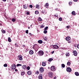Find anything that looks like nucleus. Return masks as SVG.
Returning a JSON list of instances; mask_svg holds the SVG:
<instances>
[{
	"label": "nucleus",
	"mask_w": 79,
	"mask_h": 79,
	"mask_svg": "<svg viewBox=\"0 0 79 79\" xmlns=\"http://www.w3.org/2000/svg\"><path fill=\"white\" fill-rule=\"evenodd\" d=\"M66 55L67 56H69V54L68 52H67L66 54Z\"/></svg>",
	"instance_id": "24"
},
{
	"label": "nucleus",
	"mask_w": 79,
	"mask_h": 79,
	"mask_svg": "<svg viewBox=\"0 0 79 79\" xmlns=\"http://www.w3.org/2000/svg\"><path fill=\"white\" fill-rule=\"evenodd\" d=\"M55 16L56 17H58V15H55Z\"/></svg>",
	"instance_id": "48"
},
{
	"label": "nucleus",
	"mask_w": 79,
	"mask_h": 79,
	"mask_svg": "<svg viewBox=\"0 0 79 79\" xmlns=\"http://www.w3.org/2000/svg\"><path fill=\"white\" fill-rule=\"evenodd\" d=\"M35 13L36 15H38V14H39L38 11H37V10H36V11H35Z\"/></svg>",
	"instance_id": "23"
},
{
	"label": "nucleus",
	"mask_w": 79,
	"mask_h": 79,
	"mask_svg": "<svg viewBox=\"0 0 79 79\" xmlns=\"http://www.w3.org/2000/svg\"><path fill=\"white\" fill-rule=\"evenodd\" d=\"M73 1H74V2H77V0H73Z\"/></svg>",
	"instance_id": "49"
},
{
	"label": "nucleus",
	"mask_w": 79,
	"mask_h": 79,
	"mask_svg": "<svg viewBox=\"0 0 79 79\" xmlns=\"http://www.w3.org/2000/svg\"><path fill=\"white\" fill-rule=\"evenodd\" d=\"M27 74L28 75H31L32 74V72L31 71H29L27 72Z\"/></svg>",
	"instance_id": "15"
},
{
	"label": "nucleus",
	"mask_w": 79,
	"mask_h": 79,
	"mask_svg": "<svg viewBox=\"0 0 79 79\" xmlns=\"http://www.w3.org/2000/svg\"><path fill=\"white\" fill-rule=\"evenodd\" d=\"M15 71H16V72H17V71H18V69H15Z\"/></svg>",
	"instance_id": "47"
},
{
	"label": "nucleus",
	"mask_w": 79,
	"mask_h": 79,
	"mask_svg": "<svg viewBox=\"0 0 79 79\" xmlns=\"http://www.w3.org/2000/svg\"><path fill=\"white\" fill-rule=\"evenodd\" d=\"M8 42H11V38H10V37H9L8 38Z\"/></svg>",
	"instance_id": "19"
},
{
	"label": "nucleus",
	"mask_w": 79,
	"mask_h": 79,
	"mask_svg": "<svg viewBox=\"0 0 79 79\" xmlns=\"http://www.w3.org/2000/svg\"><path fill=\"white\" fill-rule=\"evenodd\" d=\"M48 6H49V4L48 3H47L46 4H45L44 6L46 8H48Z\"/></svg>",
	"instance_id": "10"
},
{
	"label": "nucleus",
	"mask_w": 79,
	"mask_h": 79,
	"mask_svg": "<svg viewBox=\"0 0 79 79\" xmlns=\"http://www.w3.org/2000/svg\"><path fill=\"white\" fill-rule=\"evenodd\" d=\"M29 7L30 8H32V5H31L29 6Z\"/></svg>",
	"instance_id": "40"
},
{
	"label": "nucleus",
	"mask_w": 79,
	"mask_h": 79,
	"mask_svg": "<svg viewBox=\"0 0 79 79\" xmlns=\"http://www.w3.org/2000/svg\"><path fill=\"white\" fill-rule=\"evenodd\" d=\"M42 20V19H41L40 17L38 18V20L39 21H41Z\"/></svg>",
	"instance_id": "30"
},
{
	"label": "nucleus",
	"mask_w": 79,
	"mask_h": 79,
	"mask_svg": "<svg viewBox=\"0 0 79 79\" xmlns=\"http://www.w3.org/2000/svg\"><path fill=\"white\" fill-rule=\"evenodd\" d=\"M47 37H45L44 38V39L45 40L47 41Z\"/></svg>",
	"instance_id": "37"
},
{
	"label": "nucleus",
	"mask_w": 79,
	"mask_h": 79,
	"mask_svg": "<svg viewBox=\"0 0 79 79\" xmlns=\"http://www.w3.org/2000/svg\"><path fill=\"white\" fill-rule=\"evenodd\" d=\"M49 67H48V69H49Z\"/></svg>",
	"instance_id": "60"
},
{
	"label": "nucleus",
	"mask_w": 79,
	"mask_h": 79,
	"mask_svg": "<svg viewBox=\"0 0 79 79\" xmlns=\"http://www.w3.org/2000/svg\"><path fill=\"white\" fill-rule=\"evenodd\" d=\"M36 8H37L38 9V8H39V5H37L36 6Z\"/></svg>",
	"instance_id": "27"
},
{
	"label": "nucleus",
	"mask_w": 79,
	"mask_h": 79,
	"mask_svg": "<svg viewBox=\"0 0 79 79\" xmlns=\"http://www.w3.org/2000/svg\"><path fill=\"white\" fill-rule=\"evenodd\" d=\"M42 66H46V63H45V62L43 61L42 63Z\"/></svg>",
	"instance_id": "13"
},
{
	"label": "nucleus",
	"mask_w": 79,
	"mask_h": 79,
	"mask_svg": "<svg viewBox=\"0 0 79 79\" xmlns=\"http://www.w3.org/2000/svg\"><path fill=\"white\" fill-rule=\"evenodd\" d=\"M24 74H25V72H23L21 73V75L22 76H24Z\"/></svg>",
	"instance_id": "21"
},
{
	"label": "nucleus",
	"mask_w": 79,
	"mask_h": 79,
	"mask_svg": "<svg viewBox=\"0 0 79 79\" xmlns=\"http://www.w3.org/2000/svg\"><path fill=\"white\" fill-rule=\"evenodd\" d=\"M71 4H72V3H71V2H70L69 3V5H71Z\"/></svg>",
	"instance_id": "51"
},
{
	"label": "nucleus",
	"mask_w": 79,
	"mask_h": 79,
	"mask_svg": "<svg viewBox=\"0 0 79 79\" xmlns=\"http://www.w3.org/2000/svg\"><path fill=\"white\" fill-rule=\"evenodd\" d=\"M73 55L74 56H77V51H74L73 52Z\"/></svg>",
	"instance_id": "9"
},
{
	"label": "nucleus",
	"mask_w": 79,
	"mask_h": 79,
	"mask_svg": "<svg viewBox=\"0 0 79 79\" xmlns=\"http://www.w3.org/2000/svg\"><path fill=\"white\" fill-rule=\"evenodd\" d=\"M44 51L42 50L39 51L38 52V55H39L40 56H41L44 55Z\"/></svg>",
	"instance_id": "1"
},
{
	"label": "nucleus",
	"mask_w": 79,
	"mask_h": 79,
	"mask_svg": "<svg viewBox=\"0 0 79 79\" xmlns=\"http://www.w3.org/2000/svg\"><path fill=\"white\" fill-rule=\"evenodd\" d=\"M27 14L28 15H29V12H27Z\"/></svg>",
	"instance_id": "45"
},
{
	"label": "nucleus",
	"mask_w": 79,
	"mask_h": 79,
	"mask_svg": "<svg viewBox=\"0 0 79 79\" xmlns=\"http://www.w3.org/2000/svg\"><path fill=\"white\" fill-rule=\"evenodd\" d=\"M54 52H55L54 51H53L51 52L52 54H53V53H54Z\"/></svg>",
	"instance_id": "44"
},
{
	"label": "nucleus",
	"mask_w": 79,
	"mask_h": 79,
	"mask_svg": "<svg viewBox=\"0 0 79 79\" xmlns=\"http://www.w3.org/2000/svg\"><path fill=\"white\" fill-rule=\"evenodd\" d=\"M19 66H22V64H19Z\"/></svg>",
	"instance_id": "56"
},
{
	"label": "nucleus",
	"mask_w": 79,
	"mask_h": 79,
	"mask_svg": "<svg viewBox=\"0 0 79 79\" xmlns=\"http://www.w3.org/2000/svg\"><path fill=\"white\" fill-rule=\"evenodd\" d=\"M2 33H3V34H5L6 31H5V30H3L2 31Z\"/></svg>",
	"instance_id": "38"
},
{
	"label": "nucleus",
	"mask_w": 79,
	"mask_h": 79,
	"mask_svg": "<svg viewBox=\"0 0 79 79\" xmlns=\"http://www.w3.org/2000/svg\"><path fill=\"white\" fill-rule=\"evenodd\" d=\"M22 68L23 69H25L26 68V65H23L22 66Z\"/></svg>",
	"instance_id": "17"
},
{
	"label": "nucleus",
	"mask_w": 79,
	"mask_h": 79,
	"mask_svg": "<svg viewBox=\"0 0 79 79\" xmlns=\"http://www.w3.org/2000/svg\"><path fill=\"white\" fill-rule=\"evenodd\" d=\"M61 66L62 67V68H64V67H65V65L63 64H61Z\"/></svg>",
	"instance_id": "26"
},
{
	"label": "nucleus",
	"mask_w": 79,
	"mask_h": 79,
	"mask_svg": "<svg viewBox=\"0 0 79 79\" xmlns=\"http://www.w3.org/2000/svg\"><path fill=\"white\" fill-rule=\"evenodd\" d=\"M29 53L30 55H33V53H34V52L31 50L29 51Z\"/></svg>",
	"instance_id": "14"
},
{
	"label": "nucleus",
	"mask_w": 79,
	"mask_h": 79,
	"mask_svg": "<svg viewBox=\"0 0 79 79\" xmlns=\"http://www.w3.org/2000/svg\"><path fill=\"white\" fill-rule=\"evenodd\" d=\"M66 27H67V28L68 29V28H69V26H67Z\"/></svg>",
	"instance_id": "54"
},
{
	"label": "nucleus",
	"mask_w": 79,
	"mask_h": 79,
	"mask_svg": "<svg viewBox=\"0 0 79 79\" xmlns=\"http://www.w3.org/2000/svg\"><path fill=\"white\" fill-rule=\"evenodd\" d=\"M23 8H25V9H27V7L26 6V5H24L23 6Z\"/></svg>",
	"instance_id": "25"
},
{
	"label": "nucleus",
	"mask_w": 79,
	"mask_h": 79,
	"mask_svg": "<svg viewBox=\"0 0 79 79\" xmlns=\"http://www.w3.org/2000/svg\"><path fill=\"white\" fill-rule=\"evenodd\" d=\"M31 26H32V25H31Z\"/></svg>",
	"instance_id": "62"
},
{
	"label": "nucleus",
	"mask_w": 79,
	"mask_h": 79,
	"mask_svg": "<svg viewBox=\"0 0 79 79\" xmlns=\"http://www.w3.org/2000/svg\"><path fill=\"white\" fill-rule=\"evenodd\" d=\"M15 47H19V45L18 44H17L16 43H15Z\"/></svg>",
	"instance_id": "33"
},
{
	"label": "nucleus",
	"mask_w": 79,
	"mask_h": 79,
	"mask_svg": "<svg viewBox=\"0 0 79 79\" xmlns=\"http://www.w3.org/2000/svg\"><path fill=\"white\" fill-rule=\"evenodd\" d=\"M19 66V64H17V66Z\"/></svg>",
	"instance_id": "50"
},
{
	"label": "nucleus",
	"mask_w": 79,
	"mask_h": 79,
	"mask_svg": "<svg viewBox=\"0 0 79 79\" xmlns=\"http://www.w3.org/2000/svg\"><path fill=\"white\" fill-rule=\"evenodd\" d=\"M53 48H55V49H58V48H59V47L57 45H55L52 46Z\"/></svg>",
	"instance_id": "6"
},
{
	"label": "nucleus",
	"mask_w": 79,
	"mask_h": 79,
	"mask_svg": "<svg viewBox=\"0 0 79 79\" xmlns=\"http://www.w3.org/2000/svg\"><path fill=\"white\" fill-rule=\"evenodd\" d=\"M29 35H32V34H31V33H29Z\"/></svg>",
	"instance_id": "55"
},
{
	"label": "nucleus",
	"mask_w": 79,
	"mask_h": 79,
	"mask_svg": "<svg viewBox=\"0 0 79 79\" xmlns=\"http://www.w3.org/2000/svg\"><path fill=\"white\" fill-rule=\"evenodd\" d=\"M44 27V26L43 25H42L40 26V27H41V28H43V27Z\"/></svg>",
	"instance_id": "41"
},
{
	"label": "nucleus",
	"mask_w": 79,
	"mask_h": 79,
	"mask_svg": "<svg viewBox=\"0 0 79 79\" xmlns=\"http://www.w3.org/2000/svg\"><path fill=\"white\" fill-rule=\"evenodd\" d=\"M2 0L4 2H6V0Z\"/></svg>",
	"instance_id": "53"
},
{
	"label": "nucleus",
	"mask_w": 79,
	"mask_h": 79,
	"mask_svg": "<svg viewBox=\"0 0 79 79\" xmlns=\"http://www.w3.org/2000/svg\"><path fill=\"white\" fill-rule=\"evenodd\" d=\"M59 21H62V18H59Z\"/></svg>",
	"instance_id": "39"
},
{
	"label": "nucleus",
	"mask_w": 79,
	"mask_h": 79,
	"mask_svg": "<svg viewBox=\"0 0 79 79\" xmlns=\"http://www.w3.org/2000/svg\"><path fill=\"white\" fill-rule=\"evenodd\" d=\"M35 74H37L38 75L39 74V72L38 71H37L35 73Z\"/></svg>",
	"instance_id": "28"
},
{
	"label": "nucleus",
	"mask_w": 79,
	"mask_h": 79,
	"mask_svg": "<svg viewBox=\"0 0 79 79\" xmlns=\"http://www.w3.org/2000/svg\"><path fill=\"white\" fill-rule=\"evenodd\" d=\"M38 78L39 79H42V75L40 74Z\"/></svg>",
	"instance_id": "12"
},
{
	"label": "nucleus",
	"mask_w": 79,
	"mask_h": 79,
	"mask_svg": "<svg viewBox=\"0 0 79 79\" xmlns=\"http://www.w3.org/2000/svg\"><path fill=\"white\" fill-rule=\"evenodd\" d=\"M66 70L67 72L70 73V72H71L72 70L70 67H68L67 68Z\"/></svg>",
	"instance_id": "5"
},
{
	"label": "nucleus",
	"mask_w": 79,
	"mask_h": 79,
	"mask_svg": "<svg viewBox=\"0 0 79 79\" xmlns=\"http://www.w3.org/2000/svg\"><path fill=\"white\" fill-rule=\"evenodd\" d=\"M46 53H48V52H47V51H46Z\"/></svg>",
	"instance_id": "59"
},
{
	"label": "nucleus",
	"mask_w": 79,
	"mask_h": 79,
	"mask_svg": "<svg viewBox=\"0 0 79 79\" xmlns=\"http://www.w3.org/2000/svg\"><path fill=\"white\" fill-rule=\"evenodd\" d=\"M66 40H67V41H68L71 39V38L69 36H68L67 37H66L65 39Z\"/></svg>",
	"instance_id": "11"
},
{
	"label": "nucleus",
	"mask_w": 79,
	"mask_h": 79,
	"mask_svg": "<svg viewBox=\"0 0 79 79\" xmlns=\"http://www.w3.org/2000/svg\"><path fill=\"white\" fill-rule=\"evenodd\" d=\"M18 58L19 59V60H23V58L22 57V56L19 55L18 56Z\"/></svg>",
	"instance_id": "7"
},
{
	"label": "nucleus",
	"mask_w": 79,
	"mask_h": 79,
	"mask_svg": "<svg viewBox=\"0 0 79 79\" xmlns=\"http://www.w3.org/2000/svg\"><path fill=\"white\" fill-rule=\"evenodd\" d=\"M48 28V27H46L44 28V31H46V30H47Z\"/></svg>",
	"instance_id": "31"
},
{
	"label": "nucleus",
	"mask_w": 79,
	"mask_h": 79,
	"mask_svg": "<svg viewBox=\"0 0 79 79\" xmlns=\"http://www.w3.org/2000/svg\"><path fill=\"white\" fill-rule=\"evenodd\" d=\"M4 67H7L8 66V65H7V64H4L3 65Z\"/></svg>",
	"instance_id": "29"
},
{
	"label": "nucleus",
	"mask_w": 79,
	"mask_h": 79,
	"mask_svg": "<svg viewBox=\"0 0 79 79\" xmlns=\"http://www.w3.org/2000/svg\"><path fill=\"white\" fill-rule=\"evenodd\" d=\"M67 65H69V66L71 65V63L68 62L67 63Z\"/></svg>",
	"instance_id": "32"
},
{
	"label": "nucleus",
	"mask_w": 79,
	"mask_h": 79,
	"mask_svg": "<svg viewBox=\"0 0 79 79\" xmlns=\"http://www.w3.org/2000/svg\"><path fill=\"white\" fill-rule=\"evenodd\" d=\"M68 43H71V40H69V41H68Z\"/></svg>",
	"instance_id": "43"
},
{
	"label": "nucleus",
	"mask_w": 79,
	"mask_h": 79,
	"mask_svg": "<svg viewBox=\"0 0 79 79\" xmlns=\"http://www.w3.org/2000/svg\"><path fill=\"white\" fill-rule=\"evenodd\" d=\"M38 43H39V44H42L43 43V41H42V40H39L38 41Z\"/></svg>",
	"instance_id": "16"
},
{
	"label": "nucleus",
	"mask_w": 79,
	"mask_h": 79,
	"mask_svg": "<svg viewBox=\"0 0 79 79\" xmlns=\"http://www.w3.org/2000/svg\"><path fill=\"white\" fill-rule=\"evenodd\" d=\"M26 34H28V30H27L26 31Z\"/></svg>",
	"instance_id": "42"
},
{
	"label": "nucleus",
	"mask_w": 79,
	"mask_h": 79,
	"mask_svg": "<svg viewBox=\"0 0 79 79\" xmlns=\"http://www.w3.org/2000/svg\"><path fill=\"white\" fill-rule=\"evenodd\" d=\"M18 12H19V11Z\"/></svg>",
	"instance_id": "61"
},
{
	"label": "nucleus",
	"mask_w": 79,
	"mask_h": 79,
	"mask_svg": "<svg viewBox=\"0 0 79 79\" xmlns=\"http://www.w3.org/2000/svg\"><path fill=\"white\" fill-rule=\"evenodd\" d=\"M53 60V59L50 58L49 59V60H48V61H52Z\"/></svg>",
	"instance_id": "22"
},
{
	"label": "nucleus",
	"mask_w": 79,
	"mask_h": 79,
	"mask_svg": "<svg viewBox=\"0 0 79 79\" xmlns=\"http://www.w3.org/2000/svg\"><path fill=\"white\" fill-rule=\"evenodd\" d=\"M75 74L76 75V76H79V73H78L77 72H75Z\"/></svg>",
	"instance_id": "18"
},
{
	"label": "nucleus",
	"mask_w": 79,
	"mask_h": 79,
	"mask_svg": "<svg viewBox=\"0 0 79 79\" xmlns=\"http://www.w3.org/2000/svg\"><path fill=\"white\" fill-rule=\"evenodd\" d=\"M72 14L73 15H76L74 11H73V12H72Z\"/></svg>",
	"instance_id": "20"
},
{
	"label": "nucleus",
	"mask_w": 79,
	"mask_h": 79,
	"mask_svg": "<svg viewBox=\"0 0 79 79\" xmlns=\"http://www.w3.org/2000/svg\"><path fill=\"white\" fill-rule=\"evenodd\" d=\"M15 19H12V21L13 22H15Z\"/></svg>",
	"instance_id": "36"
},
{
	"label": "nucleus",
	"mask_w": 79,
	"mask_h": 79,
	"mask_svg": "<svg viewBox=\"0 0 79 79\" xmlns=\"http://www.w3.org/2000/svg\"><path fill=\"white\" fill-rule=\"evenodd\" d=\"M27 70H29V69H30V67L28 66L27 67Z\"/></svg>",
	"instance_id": "35"
},
{
	"label": "nucleus",
	"mask_w": 79,
	"mask_h": 79,
	"mask_svg": "<svg viewBox=\"0 0 79 79\" xmlns=\"http://www.w3.org/2000/svg\"><path fill=\"white\" fill-rule=\"evenodd\" d=\"M44 14V13H43Z\"/></svg>",
	"instance_id": "64"
},
{
	"label": "nucleus",
	"mask_w": 79,
	"mask_h": 79,
	"mask_svg": "<svg viewBox=\"0 0 79 79\" xmlns=\"http://www.w3.org/2000/svg\"><path fill=\"white\" fill-rule=\"evenodd\" d=\"M44 71V69L43 68H41L40 69V73H43Z\"/></svg>",
	"instance_id": "8"
},
{
	"label": "nucleus",
	"mask_w": 79,
	"mask_h": 79,
	"mask_svg": "<svg viewBox=\"0 0 79 79\" xmlns=\"http://www.w3.org/2000/svg\"><path fill=\"white\" fill-rule=\"evenodd\" d=\"M22 47H25V45H22Z\"/></svg>",
	"instance_id": "52"
},
{
	"label": "nucleus",
	"mask_w": 79,
	"mask_h": 79,
	"mask_svg": "<svg viewBox=\"0 0 79 79\" xmlns=\"http://www.w3.org/2000/svg\"><path fill=\"white\" fill-rule=\"evenodd\" d=\"M16 68V66L15 64H13L11 66L12 69H15Z\"/></svg>",
	"instance_id": "4"
},
{
	"label": "nucleus",
	"mask_w": 79,
	"mask_h": 79,
	"mask_svg": "<svg viewBox=\"0 0 79 79\" xmlns=\"http://www.w3.org/2000/svg\"><path fill=\"white\" fill-rule=\"evenodd\" d=\"M48 76L50 78H52L53 76V73L52 72H50L48 73Z\"/></svg>",
	"instance_id": "2"
},
{
	"label": "nucleus",
	"mask_w": 79,
	"mask_h": 79,
	"mask_svg": "<svg viewBox=\"0 0 79 79\" xmlns=\"http://www.w3.org/2000/svg\"><path fill=\"white\" fill-rule=\"evenodd\" d=\"M0 26H2V24L0 23Z\"/></svg>",
	"instance_id": "57"
},
{
	"label": "nucleus",
	"mask_w": 79,
	"mask_h": 79,
	"mask_svg": "<svg viewBox=\"0 0 79 79\" xmlns=\"http://www.w3.org/2000/svg\"><path fill=\"white\" fill-rule=\"evenodd\" d=\"M56 77H54V79H56Z\"/></svg>",
	"instance_id": "58"
},
{
	"label": "nucleus",
	"mask_w": 79,
	"mask_h": 79,
	"mask_svg": "<svg viewBox=\"0 0 79 79\" xmlns=\"http://www.w3.org/2000/svg\"><path fill=\"white\" fill-rule=\"evenodd\" d=\"M44 34H47V31L46 30H44Z\"/></svg>",
	"instance_id": "34"
},
{
	"label": "nucleus",
	"mask_w": 79,
	"mask_h": 79,
	"mask_svg": "<svg viewBox=\"0 0 79 79\" xmlns=\"http://www.w3.org/2000/svg\"><path fill=\"white\" fill-rule=\"evenodd\" d=\"M77 48H79V44H77Z\"/></svg>",
	"instance_id": "46"
},
{
	"label": "nucleus",
	"mask_w": 79,
	"mask_h": 79,
	"mask_svg": "<svg viewBox=\"0 0 79 79\" xmlns=\"http://www.w3.org/2000/svg\"><path fill=\"white\" fill-rule=\"evenodd\" d=\"M29 28V27H28V28Z\"/></svg>",
	"instance_id": "63"
},
{
	"label": "nucleus",
	"mask_w": 79,
	"mask_h": 79,
	"mask_svg": "<svg viewBox=\"0 0 79 79\" xmlns=\"http://www.w3.org/2000/svg\"><path fill=\"white\" fill-rule=\"evenodd\" d=\"M51 71H56V67L54 66H52L51 67Z\"/></svg>",
	"instance_id": "3"
}]
</instances>
